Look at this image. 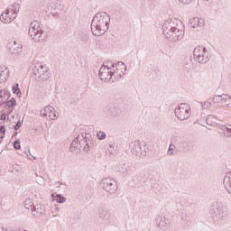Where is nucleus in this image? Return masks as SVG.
<instances>
[{"label":"nucleus","mask_w":231,"mask_h":231,"mask_svg":"<svg viewBox=\"0 0 231 231\" xmlns=\"http://www.w3.org/2000/svg\"><path fill=\"white\" fill-rule=\"evenodd\" d=\"M164 37L171 42H179L185 36V25L179 19H168L162 24Z\"/></svg>","instance_id":"nucleus-1"},{"label":"nucleus","mask_w":231,"mask_h":231,"mask_svg":"<svg viewBox=\"0 0 231 231\" xmlns=\"http://www.w3.org/2000/svg\"><path fill=\"white\" fill-rule=\"evenodd\" d=\"M111 18L107 13H97L91 22V32L93 35L101 37L109 30V22Z\"/></svg>","instance_id":"nucleus-2"},{"label":"nucleus","mask_w":231,"mask_h":231,"mask_svg":"<svg viewBox=\"0 0 231 231\" xmlns=\"http://www.w3.org/2000/svg\"><path fill=\"white\" fill-rule=\"evenodd\" d=\"M19 10H21V4L14 3L7 7V9L2 13L0 15V21L5 24H10L12 21L17 17L19 14Z\"/></svg>","instance_id":"nucleus-3"},{"label":"nucleus","mask_w":231,"mask_h":231,"mask_svg":"<svg viewBox=\"0 0 231 231\" xmlns=\"http://www.w3.org/2000/svg\"><path fill=\"white\" fill-rule=\"evenodd\" d=\"M31 39L35 41V42H42L46 36L44 35V30L42 29V25H41V22L32 21L29 27L28 32Z\"/></svg>","instance_id":"nucleus-4"},{"label":"nucleus","mask_w":231,"mask_h":231,"mask_svg":"<svg viewBox=\"0 0 231 231\" xmlns=\"http://www.w3.org/2000/svg\"><path fill=\"white\" fill-rule=\"evenodd\" d=\"M211 215L218 221L228 219V207L223 202L216 201L212 204Z\"/></svg>","instance_id":"nucleus-5"},{"label":"nucleus","mask_w":231,"mask_h":231,"mask_svg":"<svg viewBox=\"0 0 231 231\" xmlns=\"http://www.w3.org/2000/svg\"><path fill=\"white\" fill-rule=\"evenodd\" d=\"M193 56L196 62L199 64H207L210 60V52L203 46H197L193 50Z\"/></svg>","instance_id":"nucleus-6"},{"label":"nucleus","mask_w":231,"mask_h":231,"mask_svg":"<svg viewBox=\"0 0 231 231\" xmlns=\"http://www.w3.org/2000/svg\"><path fill=\"white\" fill-rule=\"evenodd\" d=\"M111 62H106L99 69V78L103 82H115Z\"/></svg>","instance_id":"nucleus-7"},{"label":"nucleus","mask_w":231,"mask_h":231,"mask_svg":"<svg viewBox=\"0 0 231 231\" xmlns=\"http://www.w3.org/2000/svg\"><path fill=\"white\" fill-rule=\"evenodd\" d=\"M192 115L190 106L187 103H181L175 108V116L179 120H189Z\"/></svg>","instance_id":"nucleus-8"},{"label":"nucleus","mask_w":231,"mask_h":231,"mask_svg":"<svg viewBox=\"0 0 231 231\" xmlns=\"http://www.w3.org/2000/svg\"><path fill=\"white\" fill-rule=\"evenodd\" d=\"M101 189L108 194H116V191L118 190V184L113 178H104L101 180Z\"/></svg>","instance_id":"nucleus-9"},{"label":"nucleus","mask_w":231,"mask_h":231,"mask_svg":"<svg viewBox=\"0 0 231 231\" xmlns=\"http://www.w3.org/2000/svg\"><path fill=\"white\" fill-rule=\"evenodd\" d=\"M112 67V75L114 76V81L119 80L121 77H124L125 75V72L127 71V66L125 63L119 61L117 63L111 62Z\"/></svg>","instance_id":"nucleus-10"},{"label":"nucleus","mask_w":231,"mask_h":231,"mask_svg":"<svg viewBox=\"0 0 231 231\" xmlns=\"http://www.w3.org/2000/svg\"><path fill=\"white\" fill-rule=\"evenodd\" d=\"M6 48L14 57H17L23 53V43L17 40H9Z\"/></svg>","instance_id":"nucleus-11"},{"label":"nucleus","mask_w":231,"mask_h":231,"mask_svg":"<svg viewBox=\"0 0 231 231\" xmlns=\"http://www.w3.org/2000/svg\"><path fill=\"white\" fill-rule=\"evenodd\" d=\"M129 151L135 156H143L145 154V143L140 141L132 142L129 144Z\"/></svg>","instance_id":"nucleus-12"},{"label":"nucleus","mask_w":231,"mask_h":231,"mask_svg":"<svg viewBox=\"0 0 231 231\" xmlns=\"http://www.w3.org/2000/svg\"><path fill=\"white\" fill-rule=\"evenodd\" d=\"M40 115L43 118H50V120H57L59 118V112L51 106H47L42 108Z\"/></svg>","instance_id":"nucleus-13"},{"label":"nucleus","mask_w":231,"mask_h":231,"mask_svg":"<svg viewBox=\"0 0 231 231\" xmlns=\"http://www.w3.org/2000/svg\"><path fill=\"white\" fill-rule=\"evenodd\" d=\"M35 75L39 82H46V80H48L51 77V73H50L48 68L42 65H41L37 69V72L35 73Z\"/></svg>","instance_id":"nucleus-14"},{"label":"nucleus","mask_w":231,"mask_h":231,"mask_svg":"<svg viewBox=\"0 0 231 231\" xmlns=\"http://www.w3.org/2000/svg\"><path fill=\"white\" fill-rule=\"evenodd\" d=\"M155 223L160 230L167 231L171 228V220L163 215L156 217Z\"/></svg>","instance_id":"nucleus-15"},{"label":"nucleus","mask_w":231,"mask_h":231,"mask_svg":"<svg viewBox=\"0 0 231 231\" xmlns=\"http://www.w3.org/2000/svg\"><path fill=\"white\" fill-rule=\"evenodd\" d=\"M84 143H86V140L84 139V137L79 135L72 141V143L70 144V150L71 151H80V149H82V145H84Z\"/></svg>","instance_id":"nucleus-16"},{"label":"nucleus","mask_w":231,"mask_h":231,"mask_svg":"<svg viewBox=\"0 0 231 231\" xmlns=\"http://www.w3.org/2000/svg\"><path fill=\"white\" fill-rule=\"evenodd\" d=\"M189 25L191 28H203L205 26V20L199 17H193L189 19Z\"/></svg>","instance_id":"nucleus-17"},{"label":"nucleus","mask_w":231,"mask_h":231,"mask_svg":"<svg viewBox=\"0 0 231 231\" xmlns=\"http://www.w3.org/2000/svg\"><path fill=\"white\" fill-rule=\"evenodd\" d=\"M10 77V70L5 66H0V84L6 82Z\"/></svg>","instance_id":"nucleus-18"},{"label":"nucleus","mask_w":231,"mask_h":231,"mask_svg":"<svg viewBox=\"0 0 231 231\" xmlns=\"http://www.w3.org/2000/svg\"><path fill=\"white\" fill-rule=\"evenodd\" d=\"M212 100L214 104H222V106H225V102H230V97L227 95H220L215 96Z\"/></svg>","instance_id":"nucleus-19"},{"label":"nucleus","mask_w":231,"mask_h":231,"mask_svg":"<svg viewBox=\"0 0 231 231\" xmlns=\"http://www.w3.org/2000/svg\"><path fill=\"white\" fill-rule=\"evenodd\" d=\"M223 183L225 189L227 190L229 194H231V171L226 173Z\"/></svg>","instance_id":"nucleus-20"},{"label":"nucleus","mask_w":231,"mask_h":231,"mask_svg":"<svg viewBox=\"0 0 231 231\" xmlns=\"http://www.w3.org/2000/svg\"><path fill=\"white\" fill-rule=\"evenodd\" d=\"M98 217L101 219H109L111 217V211L107 208H101L98 209Z\"/></svg>","instance_id":"nucleus-21"},{"label":"nucleus","mask_w":231,"mask_h":231,"mask_svg":"<svg viewBox=\"0 0 231 231\" xmlns=\"http://www.w3.org/2000/svg\"><path fill=\"white\" fill-rule=\"evenodd\" d=\"M31 211L32 216H34V217H41L42 214H44V209H42V207H41V205L33 206Z\"/></svg>","instance_id":"nucleus-22"},{"label":"nucleus","mask_w":231,"mask_h":231,"mask_svg":"<svg viewBox=\"0 0 231 231\" xmlns=\"http://www.w3.org/2000/svg\"><path fill=\"white\" fill-rule=\"evenodd\" d=\"M206 122L207 125H208L209 127H217V118L212 115L208 116Z\"/></svg>","instance_id":"nucleus-23"},{"label":"nucleus","mask_w":231,"mask_h":231,"mask_svg":"<svg viewBox=\"0 0 231 231\" xmlns=\"http://www.w3.org/2000/svg\"><path fill=\"white\" fill-rule=\"evenodd\" d=\"M108 152L111 154V156H115L120 152V149L118 148V145L116 144H110L107 149Z\"/></svg>","instance_id":"nucleus-24"},{"label":"nucleus","mask_w":231,"mask_h":231,"mask_svg":"<svg viewBox=\"0 0 231 231\" xmlns=\"http://www.w3.org/2000/svg\"><path fill=\"white\" fill-rule=\"evenodd\" d=\"M118 171L121 174H127L131 172V166L129 164H122Z\"/></svg>","instance_id":"nucleus-25"},{"label":"nucleus","mask_w":231,"mask_h":231,"mask_svg":"<svg viewBox=\"0 0 231 231\" xmlns=\"http://www.w3.org/2000/svg\"><path fill=\"white\" fill-rule=\"evenodd\" d=\"M24 207L27 210H32L35 205H33V200L32 199H26L24 200Z\"/></svg>","instance_id":"nucleus-26"},{"label":"nucleus","mask_w":231,"mask_h":231,"mask_svg":"<svg viewBox=\"0 0 231 231\" xmlns=\"http://www.w3.org/2000/svg\"><path fill=\"white\" fill-rule=\"evenodd\" d=\"M13 93L16 94L18 98L23 97V93H21V89H19V84L15 83L13 86Z\"/></svg>","instance_id":"nucleus-27"},{"label":"nucleus","mask_w":231,"mask_h":231,"mask_svg":"<svg viewBox=\"0 0 231 231\" xmlns=\"http://www.w3.org/2000/svg\"><path fill=\"white\" fill-rule=\"evenodd\" d=\"M52 198L54 199V201H56L57 203H66V199L62 195L52 194Z\"/></svg>","instance_id":"nucleus-28"},{"label":"nucleus","mask_w":231,"mask_h":231,"mask_svg":"<svg viewBox=\"0 0 231 231\" xmlns=\"http://www.w3.org/2000/svg\"><path fill=\"white\" fill-rule=\"evenodd\" d=\"M6 97H8V91L0 90V102H5L6 100Z\"/></svg>","instance_id":"nucleus-29"},{"label":"nucleus","mask_w":231,"mask_h":231,"mask_svg":"<svg viewBox=\"0 0 231 231\" xmlns=\"http://www.w3.org/2000/svg\"><path fill=\"white\" fill-rule=\"evenodd\" d=\"M97 140H106V138H107V134H106V132L104 131H98L97 133Z\"/></svg>","instance_id":"nucleus-30"},{"label":"nucleus","mask_w":231,"mask_h":231,"mask_svg":"<svg viewBox=\"0 0 231 231\" xmlns=\"http://www.w3.org/2000/svg\"><path fill=\"white\" fill-rule=\"evenodd\" d=\"M223 131L225 136H231V125H225Z\"/></svg>","instance_id":"nucleus-31"},{"label":"nucleus","mask_w":231,"mask_h":231,"mask_svg":"<svg viewBox=\"0 0 231 231\" xmlns=\"http://www.w3.org/2000/svg\"><path fill=\"white\" fill-rule=\"evenodd\" d=\"M202 109H210L212 107V102L204 101L200 103Z\"/></svg>","instance_id":"nucleus-32"},{"label":"nucleus","mask_w":231,"mask_h":231,"mask_svg":"<svg viewBox=\"0 0 231 231\" xmlns=\"http://www.w3.org/2000/svg\"><path fill=\"white\" fill-rule=\"evenodd\" d=\"M175 150H176V146H174V144H170L168 148V156H172L174 154Z\"/></svg>","instance_id":"nucleus-33"},{"label":"nucleus","mask_w":231,"mask_h":231,"mask_svg":"<svg viewBox=\"0 0 231 231\" xmlns=\"http://www.w3.org/2000/svg\"><path fill=\"white\" fill-rule=\"evenodd\" d=\"M5 131L6 129L5 128V126H0V143L1 142H3V138H5Z\"/></svg>","instance_id":"nucleus-34"},{"label":"nucleus","mask_w":231,"mask_h":231,"mask_svg":"<svg viewBox=\"0 0 231 231\" xmlns=\"http://www.w3.org/2000/svg\"><path fill=\"white\" fill-rule=\"evenodd\" d=\"M118 115H120V110H118L116 108H113L112 109V116H118Z\"/></svg>","instance_id":"nucleus-35"},{"label":"nucleus","mask_w":231,"mask_h":231,"mask_svg":"<svg viewBox=\"0 0 231 231\" xmlns=\"http://www.w3.org/2000/svg\"><path fill=\"white\" fill-rule=\"evenodd\" d=\"M14 149H16V150L21 149V141L16 140V141L14 142Z\"/></svg>","instance_id":"nucleus-36"},{"label":"nucleus","mask_w":231,"mask_h":231,"mask_svg":"<svg viewBox=\"0 0 231 231\" xmlns=\"http://www.w3.org/2000/svg\"><path fill=\"white\" fill-rule=\"evenodd\" d=\"M182 147L184 149H190V142H184V143H182Z\"/></svg>","instance_id":"nucleus-37"},{"label":"nucleus","mask_w":231,"mask_h":231,"mask_svg":"<svg viewBox=\"0 0 231 231\" xmlns=\"http://www.w3.org/2000/svg\"><path fill=\"white\" fill-rule=\"evenodd\" d=\"M228 98H230L229 101L225 102V103H224V106H225V107H229V108H231V97L228 96Z\"/></svg>","instance_id":"nucleus-38"},{"label":"nucleus","mask_w":231,"mask_h":231,"mask_svg":"<svg viewBox=\"0 0 231 231\" xmlns=\"http://www.w3.org/2000/svg\"><path fill=\"white\" fill-rule=\"evenodd\" d=\"M21 125H23V124L21 123V121H18L16 125L14 126V131H19Z\"/></svg>","instance_id":"nucleus-39"},{"label":"nucleus","mask_w":231,"mask_h":231,"mask_svg":"<svg viewBox=\"0 0 231 231\" xmlns=\"http://www.w3.org/2000/svg\"><path fill=\"white\" fill-rule=\"evenodd\" d=\"M13 168L14 171H16V172H19L21 166H19V164H13Z\"/></svg>","instance_id":"nucleus-40"},{"label":"nucleus","mask_w":231,"mask_h":231,"mask_svg":"<svg viewBox=\"0 0 231 231\" xmlns=\"http://www.w3.org/2000/svg\"><path fill=\"white\" fill-rule=\"evenodd\" d=\"M180 3H183V5H189V3L192 1V0H179Z\"/></svg>","instance_id":"nucleus-41"},{"label":"nucleus","mask_w":231,"mask_h":231,"mask_svg":"<svg viewBox=\"0 0 231 231\" xmlns=\"http://www.w3.org/2000/svg\"><path fill=\"white\" fill-rule=\"evenodd\" d=\"M10 102H11L12 107H14V106H15V99L12 98V99L10 100ZM10 102H8V104H10Z\"/></svg>","instance_id":"nucleus-42"},{"label":"nucleus","mask_w":231,"mask_h":231,"mask_svg":"<svg viewBox=\"0 0 231 231\" xmlns=\"http://www.w3.org/2000/svg\"><path fill=\"white\" fill-rule=\"evenodd\" d=\"M0 231H6V228H5V226L0 225Z\"/></svg>","instance_id":"nucleus-43"},{"label":"nucleus","mask_w":231,"mask_h":231,"mask_svg":"<svg viewBox=\"0 0 231 231\" xmlns=\"http://www.w3.org/2000/svg\"><path fill=\"white\" fill-rule=\"evenodd\" d=\"M54 212H55V214H57V212H59V208L58 207L54 208Z\"/></svg>","instance_id":"nucleus-44"},{"label":"nucleus","mask_w":231,"mask_h":231,"mask_svg":"<svg viewBox=\"0 0 231 231\" xmlns=\"http://www.w3.org/2000/svg\"><path fill=\"white\" fill-rule=\"evenodd\" d=\"M1 118H2V120H6V116L3 115V116H1Z\"/></svg>","instance_id":"nucleus-45"},{"label":"nucleus","mask_w":231,"mask_h":231,"mask_svg":"<svg viewBox=\"0 0 231 231\" xmlns=\"http://www.w3.org/2000/svg\"><path fill=\"white\" fill-rule=\"evenodd\" d=\"M204 1H208V0H204Z\"/></svg>","instance_id":"nucleus-46"}]
</instances>
